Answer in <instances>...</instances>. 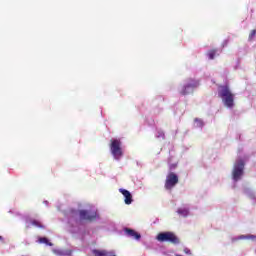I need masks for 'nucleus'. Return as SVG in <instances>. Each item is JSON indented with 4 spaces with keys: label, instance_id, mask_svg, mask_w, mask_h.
Wrapping results in <instances>:
<instances>
[{
    "label": "nucleus",
    "instance_id": "f257e3e1",
    "mask_svg": "<svg viewBox=\"0 0 256 256\" xmlns=\"http://www.w3.org/2000/svg\"><path fill=\"white\" fill-rule=\"evenodd\" d=\"M218 96L222 99V102L228 109H233V107H235V94L231 93L229 86H219Z\"/></svg>",
    "mask_w": 256,
    "mask_h": 256
},
{
    "label": "nucleus",
    "instance_id": "0eeeda50",
    "mask_svg": "<svg viewBox=\"0 0 256 256\" xmlns=\"http://www.w3.org/2000/svg\"><path fill=\"white\" fill-rule=\"evenodd\" d=\"M199 87V81L193 78L188 79V82L185 86H183L182 90L180 91L181 95H189L193 89H197Z\"/></svg>",
    "mask_w": 256,
    "mask_h": 256
},
{
    "label": "nucleus",
    "instance_id": "f8f14e48",
    "mask_svg": "<svg viewBox=\"0 0 256 256\" xmlns=\"http://www.w3.org/2000/svg\"><path fill=\"white\" fill-rule=\"evenodd\" d=\"M215 55H217L216 49L209 50L207 53L208 58L211 60L215 59Z\"/></svg>",
    "mask_w": 256,
    "mask_h": 256
},
{
    "label": "nucleus",
    "instance_id": "39448f33",
    "mask_svg": "<svg viewBox=\"0 0 256 256\" xmlns=\"http://www.w3.org/2000/svg\"><path fill=\"white\" fill-rule=\"evenodd\" d=\"M79 217L82 221H89L91 223L99 219V214L96 210H80Z\"/></svg>",
    "mask_w": 256,
    "mask_h": 256
},
{
    "label": "nucleus",
    "instance_id": "f3484780",
    "mask_svg": "<svg viewBox=\"0 0 256 256\" xmlns=\"http://www.w3.org/2000/svg\"><path fill=\"white\" fill-rule=\"evenodd\" d=\"M158 137H162V139H165V133L164 132H159Z\"/></svg>",
    "mask_w": 256,
    "mask_h": 256
},
{
    "label": "nucleus",
    "instance_id": "1a4fd4ad",
    "mask_svg": "<svg viewBox=\"0 0 256 256\" xmlns=\"http://www.w3.org/2000/svg\"><path fill=\"white\" fill-rule=\"evenodd\" d=\"M124 231L128 237H132V239H136V241H139V239H141V234L133 229L125 228Z\"/></svg>",
    "mask_w": 256,
    "mask_h": 256
},
{
    "label": "nucleus",
    "instance_id": "20e7f679",
    "mask_svg": "<svg viewBox=\"0 0 256 256\" xmlns=\"http://www.w3.org/2000/svg\"><path fill=\"white\" fill-rule=\"evenodd\" d=\"M243 171H245V161L243 159H238L232 171V177L235 181H239L243 177Z\"/></svg>",
    "mask_w": 256,
    "mask_h": 256
},
{
    "label": "nucleus",
    "instance_id": "9d476101",
    "mask_svg": "<svg viewBox=\"0 0 256 256\" xmlns=\"http://www.w3.org/2000/svg\"><path fill=\"white\" fill-rule=\"evenodd\" d=\"M38 243H44L45 245H48L49 247H53V243L49 242V239H47V237H40L38 239Z\"/></svg>",
    "mask_w": 256,
    "mask_h": 256
},
{
    "label": "nucleus",
    "instance_id": "ddd939ff",
    "mask_svg": "<svg viewBox=\"0 0 256 256\" xmlns=\"http://www.w3.org/2000/svg\"><path fill=\"white\" fill-rule=\"evenodd\" d=\"M177 213H178V215H182V217H187V215H189V210H187V209H178Z\"/></svg>",
    "mask_w": 256,
    "mask_h": 256
},
{
    "label": "nucleus",
    "instance_id": "dca6fc26",
    "mask_svg": "<svg viewBox=\"0 0 256 256\" xmlns=\"http://www.w3.org/2000/svg\"><path fill=\"white\" fill-rule=\"evenodd\" d=\"M256 35V30H252L249 34V40L252 41L253 37Z\"/></svg>",
    "mask_w": 256,
    "mask_h": 256
},
{
    "label": "nucleus",
    "instance_id": "7ed1b4c3",
    "mask_svg": "<svg viewBox=\"0 0 256 256\" xmlns=\"http://www.w3.org/2000/svg\"><path fill=\"white\" fill-rule=\"evenodd\" d=\"M110 151L116 161H119L123 157V149L121 148V140H110Z\"/></svg>",
    "mask_w": 256,
    "mask_h": 256
},
{
    "label": "nucleus",
    "instance_id": "2eb2a0df",
    "mask_svg": "<svg viewBox=\"0 0 256 256\" xmlns=\"http://www.w3.org/2000/svg\"><path fill=\"white\" fill-rule=\"evenodd\" d=\"M194 121H195V123H198L197 127H203V120L196 118Z\"/></svg>",
    "mask_w": 256,
    "mask_h": 256
},
{
    "label": "nucleus",
    "instance_id": "4468645a",
    "mask_svg": "<svg viewBox=\"0 0 256 256\" xmlns=\"http://www.w3.org/2000/svg\"><path fill=\"white\" fill-rule=\"evenodd\" d=\"M93 254L95 256H105V255H107V252L105 250H94Z\"/></svg>",
    "mask_w": 256,
    "mask_h": 256
},
{
    "label": "nucleus",
    "instance_id": "a211bd4d",
    "mask_svg": "<svg viewBox=\"0 0 256 256\" xmlns=\"http://www.w3.org/2000/svg\"><path fill=\"white\" fill-rule=\"evenodd\" d=\"M0 241H3V236H0Z\"/></svg>",
    "mask_w": 256,
    "mask_h": 256
},
{
    "label": "nucleus",
    "instance_id": "f03ea898",
    "mask_svg": "<svg viewBox=\"0 0 256 256\" xmlns=\"http://www.w3.org/2000/svg\"><path fill=\"white\" fill-rule=\"evenodd\" d=\"M157 241H160V243H171L172 245H179L181 243V240H179V237L175 235L173 232H161L156 237Z\"/></svg>",
    "mask_w": 256,
    "mask_h": 256
},
{
    "label": "nucleus",
    "instance_id": "423d86ee",
    "mask_svg": "<svg viewBox=\"0 0 256 256\" xmlns=\"http://www.w3.org/2000/svg\"><path fill=\"white\" fill-rule=\"evenodd\" d=\"M177 183H179V176L173 172H170L166 177L164 187L167 191H171V189H173Z\"/></svg>",
    "mask_w": 256,
    "mask_h": 256
},
{
    "label": "nucleus",
    "instance_id": "9b49d317",
    "mask_svg": "<svg viewBox=\"0 0 256 256\" xmlns=\"http://www.w3.org/2000/svg\"><path fill=\"white\" fill-rule=\"evenodd\" d=\"M31 224L34 225V227H38L39 229H45V226L42 225L39 220H32Z\"/></svg>",
    "mask_w": 256,
    "mask_h": 256
},
{
    "label": "nucleus",
    "instance_id": "6ab92c4d",
    "mask_svg": "<svg viewBox=\"0 0 256 256\" xmlns=\"http://www.w3.org/2000/svg\"><path fill=\"white\" fill-rule=\"evenodd\" d=\"M186 253H189V250H188V251H186Z\"/></svg>",
    "mask_w": 256,
    "mask_h": 256
},
{
    "label": "nucleus",
    "instance_id": "6e6552de",
    "mask_svg": "<svg viewBox=\"0 0 256 256\" xmlns=\"http://www.w3.org/2000/svg\"><path fill=\"white\" fill-rule=\"evenodd\" d=\"M119 193L123 194L124 202L126 205H131V203H133V195H131V192H129V190L120 188Z\"/></svg>",
    "mask_w": 256,
    "mask_h": 256
}]
</instances>
